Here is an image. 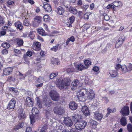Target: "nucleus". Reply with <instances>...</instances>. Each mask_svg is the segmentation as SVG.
I'll return each mask as SVG.
<instances>
[{"label":"nucleus","mask_w":132,"mask_h":132,"mask_svg":"<svg viewBox=\"0 0 132 132\" xmlns=\"http://www.w3.org/2000/svg\"><path fill=\"white\" fill-rule=\"evenodd\" d=\"M77 96L79 101L84 102L87 98L90 100H92L95 98V94L94 91L90 89L84 88L77 93Z\"/></svg>","instance_id":"f257e3e1"},{"label":"nucleus","mask_w":132,"mask_h":132,"mask_svg":"<svg viewBox=\"0 0 132 132\" xmlns=\"http://www.w3.org/2000/svg\"><path fill=\"white\" fill-rule=\"evenodd\" d=\"M70 81L69 79L64 78L61 80L59 78L57 79L55 82L57 86L60 89L64 88L65 87L68 86L69 85Z\"/></svg>","instance_id":"f03ea898"},{"label":"nucleus","mask_w":132,"mask_h":132,"mask_svg":"<svg viewBox=\"0 0 132 132\" xmlns=\"http://www.w3.org/2000/svg\"><path fill=\"white\" fill-rule=\"evenodd\" d=\"M115 69L117 70L121 68V71L123 73H125L127 72H130L132 70V64H129L127 66L125 65L121 66L120 64H117L115 67Z\"/></svg>","instance_id":"7ed1b4c3"},{"label":"nucleus","mask_w":132,"mask_h":132,"mask_svg":"<svg viewBox=\"0 0 132 132\" xmlns=\"http://www.w3.org/2000/svg\"><path fill=\"white\" fill-rule=\"evenodd\" d=\"M87 122L84 120L76 122L75 125L76 128L78 130H81L85 128L86 126Z\"/></svg>","instance_id":"20e7f679"},{"label":"nucleus","mask_w":132,"mask_h":132,"mask_svg":"<svg viewBox=\"0 0 132 132\" xmlns=\"http://www.w3.org/2000/svg\"><path fill=\"white\" fill-rule=\"evenodd\" d=\"M50 95L52 99L54 101H57L59 99V95L57 92L55 90H53L50 91Z\"/></svg>","instance_id":"39448f33"},{"label":"nucleus","mask_w":132,"mask_h":132,"mask_svg":"<svg viewBox=\"0 0 132 132\" xmlns=\"http://www.w3.org/2000/svg\"><path fill=\"white\" fill-rule=\"evenodd\" d=\"M53 111L55 113L59 115H62L64 112V110L63 108L56 105L53 109Z\"/></svg>","instance_id":"423d86ee"},{"label":"nucleus","mask_w":132,"mask_h":132,"mask_svg":"<svg viewBox=\"0 0 132 132\" xmlns=\"http://www.w3.org/2000/svg\"><path fill=\"white\" fill-rule=\"evenodd\" d=\"M122 115L125 116L129 115V108L127 106H125L123 107L120 111Z\"/></svg>","instance_id":"0eeeda50"},{"label":"nucleus","mask_w":132,"mask_h":132,"mask_svg":"<svg viewBox=\"0 0 132 132\" xmlns=\"http://www.w3.org/2000/svg\"><path fill=\"white\" fill-rule=\"evenodd\" d=\"M43 19L42 17L39 16H36L34 18L33 24L34 26H38L39 23L41 22Z\"/></svg>","instance_id":"6e6552de"},{"label":"nucleus","mask_w":132,"mask_h":132,"mask_svg":"<svg viewBox=\"0 0 132 132\" xmlns=\"http://www.w3.org/2000/svg\"><path fill=\"white\" fill-rule=\"evenodd\" d=\"M33 104L32 99L29 97H27L24 102V104L27 106L32 107L33 106Z\"/></svg>","instance_id":"1a4fd4ad"},{"label":"nucleus","mask_w":132,"mask_h":132,"mask_svg":"<svg viewBox=\"0 0 132 132\" xmlns=\"http://www.w3.org/2000/svg\"><path fill=\"white\" fill-rule=\"evenodd\" d=\"M63 122L66 126L69 127L72 126L73 124L72 120L69 117L65 118Z\"/></svg>","instance_id":"9d476101"},{"label":"nucleus","mask_w":132,"mask_h":132,"mask_svg":"<svg viewBox=\"0 0 132 132\" xmlns=\"http://www.w3.org/2000/svg\"><path fill=\"white\" fill-rule=\"evenodd\" d=\"M16 103V101L14 98H12L10 101L7 106V109L9 110L14 109Z\"/></svg>","instance_id":"9b49d317"},{"label":"nucleus","mask_w":132,"mask_h":132,"mask_svg":"<svg viewBox=\"0 0 132 132\" xmlns=\"http://www.w3.org/2000/svg\"><path fill=\"white\" fill-rule=\"evenodd\" d=\"M40 46V43L39 42H37L33 43L32 46V48L34 50L38 51L41 49Z\"/></svg>","instance_id":"f8f14e48"},{"label":"nucleus","mask_w":132,"mask_h":132,"mask_svg":"<svg viewBox=\"0 0 132 132\" xmlns=\"http://www.w3.org/2000/svg\"><path fill=\"white\" fill-rule=\"evenodd\" d=\"M75 68L79 71H81L85 69L84 66L80 63L75 62L74 64Z\"/></svg>","instance_id":"ddd939ff"},{"label":"nucleus","mask_w":132,"mask_h":132,"mask_svg":"<svg viewBox=\"0 0 132 132\" xmlns=\"http://www.w3.org/2000/svg\"><path fill=\"white\" fill-rule=\"evenodd\" d=\"M93 116L95 119L99 121H101L103 117L102 114L97 111L94 112Z\"/></svg>","instance_id":"4468645a"},{"label":"nucleus","mask_w":132,"mask_h":132,"mask_svg":"<svg viewBox=\"0 0 132 132\" xmlns=\"http://www.w3.org/2000/svg\"><path fill=\"white\" fill-rule=\"evenodd\" d=\"M81 110L83 113L86 116H87L90 114V112L88 109L87 106H84L82 107Z\"/></svg>","instance_id":"2eb2a0df"},{"label":"nucleus","mask_w":132,"mask_h":132,"mask_svg":"<svg viewBox=\"0 0 132 132\" xmlns=\"http://www.w3.org/2000/svg\"><path fill=\"white\" fill-rule=\"evenodd\" d=\"M123 37H119L118 40L116 42L115 47L116 48H118L122 44L124 40Z\"/></svg>","instance_id":"dca6fc26"},{"label":"nucleus","mask_w":132,"mask_h":132,"mask_svg":"<svg viewBox=\"0 0 132 132\" xmlns=\"http://www.w3.org/2000/svg\"><path fill=\"white\" fill-rule=\"evenodd\" d=\"M65 7L67 10L70 11L72 14H76L77 13V11L76 9L70 6V5L65 6Z\"/></svg>","instance_id":"f3484780"},{"label":"nucleus","mask_w":132,"mask_h":132,"mask_svg":"<svg viewBox=\"0 0 132 132\" xmlns=\"http://www.w3.org/2000/svg\"><path fill=\"white\" fill-rule=\"evenodd\" d=\"M18 115L20 119H24L25 117V114L23 113V110L22 109H19L18 110Z\"/></svg>","instance_id":"a211bd4d"},{"label":"nucleus","mask_w":132,"mask_h":132,"mask_svg":"<svg viewBox=\"0 0 132 132\" xmlns=\"http://www.w3.org/2000/svg\"><path fill=\"white\" fill-rule=\"evenodd\" d=\"M14 26L16 28L19 30L21 31L23 29L22 24L19 21L16 22L14 23Z\"/></svg>","instance_id":"6ab92c4d"},{"label":"nucleus","mask_w":132,"mask_h":132,"mask_svg":"<svg viewBox=\"0 0 132 132\" xmlns=\"http://www.w3.org/2000/svg\"><path fill=\"white\" fill-rule=\"evenodd\" d=\"M79 84V82L78 80H75L72 82L71 85V89L73 90L76 88V87Z\"/></svg>","instance_id":"aec40b11"},{"label":"nucleus","mask_w":132,"mask_h":132,"mask_svg":"<svg viewBox=\"0 0 132 132\" xmlns=\"http://www.w3.org/2000/svg\"><path fill=\"white\" fill-rule=\"evenodd\" d=\"M12 70L13 69L11 67L5 68L4 70L3 74L6 76L8 75L12 71Z\"/></svg>","instance_id":"412c9836"},{"label":"nucleus","mask_w":132,"mask_h":132,"mask_svg":"<svg viewBox=\"0 0 132 132\" xmlns=\"http://www.w3.org/2000/svg\"><path fill=\"white\" fill-rule=\"evenodd\" d=\"M77 106V104L74 102H71L69 104V108L72 110H74L76 109Z\"/></svg>","instance_id":"4be33fe9"},{"label":"nucleus","mask_w":132,"mask_h":132,"mask_svg":"<svg viewBox=\"0 0 132 132\" xmlns=\"http://www.w3.org/2000/svg\"><path fill=\"white\" fill-rule=\"evenodd\" d=\"M109 73L110 76L112 78H115L118 75V73L116 70H109Z\"/></svg>","instance_id":"5701e85b"},{"label":"nucleus","mask_w":132,"mask_h":132,"mask_svg":"<svg viewBox=\"0 0 132 132\" xmlns=\"http://www.w3.org/2000/svg\"><path fill=\"white\" fill-rule=\"evenodd\" d=\"M31 112L32 115H34L35 117H36L38 116L39 113V111L37 108L35 107L33 108Z\"/></svg>","instance_id":"b1692460"},{"label":"nucleus","mask_w":132,"mask_h":132,"mask_svg":"<svg viewBox=\"0 0 132 132\" xmlns=\"http://www.w3.org/2000/svg\"><path fill=\"white\" fill-rule=\"evenodd\" d=\"M75 18L73 16H72L70 17L68 20L69 22H67V24L68 26L70 27L72 26V24L73 23L74 21Z\"/></svg>","instance_id":"393cba45"},{"label":"nucleus","mask_w":132,"mask_h":132,"mask_svg":"<svg viewBox=\"0 0 132 132\" xmlns=\"http://www.w3.org/2000/svg\"><path fill=\"white\" fill-rule=\"evenodd\" d=\"M66 71L68 73L73 72H75L76 70L72 65L67 67L66 68Z\"/></svg>","instance_id":"a878e982"},{"label":"nucleus","mask_w":132,"mask_h":132,"mask_svg":"<svg viewBox=\"0 0 132 132\" xmlns=\"http://www.w3.org/2000/svg\"><path fill=\"white\" fill-rule=\"evenodd\" d=\"M44 7L45 10L48 12H50L52 10L51 5L47 3L44 4Z\"/></svg>","instance_id":"bb28decb"},{"label":"nucleus","mask_w":132,"mask_h":132,"mask_svg":"<svg viewBox=\"0 0 132 132\" xmlns=\"http://www.w3.org/2000/svg\"><path fill=\"white\" fill-rule=\"evenodd\" d=\"M112 4L117 7H121L123 5L122 3L119 1L113 2L112 3Z\"/></svg>","instance_id":"cd10ccee"},{"label":"nucleus","mask_w":132,"mask_h":132,"mask_svg":"<svg viewBox=\"0 0 132 132\" xmlns=\"http://www.w3.org/2000/svg\"><path fill=\"white\" fill-rule=\"evenodd\" d=\"M63 9L61 6H59L57 9L56 12L57 13L60 15H61L64 12Z\"/></svg>","instance_id":"c85d7f7f"},{"label":"nucleus","mask_w":132,"mask_h":132,"mask_svg":"<svg viewBox=\"0 0 132 132\" xmlns=\"http://www.w3.org/2000/svg\"><path fill=\"white\" fill-rule=\"evenodd\" d=\"M89 122L90 125L94 128H95L98 124L96 121L92 119H90Z\"/></svg>","instance_id":"c756f323"},{"label":"nucleus","mask_w":132,"mask_h":132,"mask_svg":"<svg viewBox=\"0 0 132 132\" xmlns=\"http://www.w3.org/2000/svg\"><path fill=\"white\" fill-rule=\"evenodd\" d=\"M121 124L123 126H125L127 124V120L125 117H123L120 119Z\"/></svg>","instance_id":"7c9ffc66"},{"label":"nucleus","mask_w":132,"mask_h":132,"mask_svg":"<svg viewBox=\"0 0 132 132\" xmlns=\"http://www.w3.org/2000/svg\"><path fill=\"white\" fill-rule=\"evenodd\" d=\"M116 109L115 108H113L112 109H111L109 107L107 109L108 112L106 114V116H108L110 113H114L116 112Z\"/></svg>","instance_id":"2f4dec72"},{"label":"nucleus","mask_w":132,"mask_h":132,"mask_svg":"<svg viewBox=\"0 0 132 132\" xmlns=\"http://www.w3.org/2000/svg\"><path fill=\"white\" fill-rule=\"evenodd\" d=\"M38 32L39 34L42 36H45L46 35L45 31L43 29H38Z\"/></svg>","instance_id":"473e14b6"},{"label":"nucleus","mask_w":132,"mask_h":132,"mask_svg":"<svg viewBox=\"0 0 132 132\" xmlns=\"http://www.w3.org/2000/svg\"><path fill=\"white\" fill-rule=\"evenodd\" d=\"M75 41V38L74 36H72L71 37L69 38H68L67 40L66 44V45H68L70 41H71L72 42H73Z\"/></svg>","instance_id":"72a5a7b5"},{"label":"nucleus","mask_w":132,"mask_h":132,"mask_svg":"<svg viewBox=\"0 0 132 132\" xmlns=\"http://www.w3.org/2000/svg\"><path fill=\"white\" fill-rule=\"evenodd\" d=\"M52 63L54 65H59L60 64L59 61L57 58L54 59L52 60Z\"/></svg>","instance_id":"f704fd0d"},{"label":"nucleus","mask_w":132,"mask_h":132,"mask_svg":"<svg viewBox=\"0 0 132 132\" xmlns=\"http://www.w3.org/2000/svg\"><path fill=\"white\" fill-rule=\"evenodd\" d=\"M16 42L18 45L19 46H22L23 44V40L20 39H17L16 40Z\"/></svg>","instance_id":"c9c22d12"},{"label":"nucleus","mask_w":132,"mask_h":132,"mask_svg":"<svg viewBox=\"0 0 132 132\" xmlns=\"http://www.w3.org/2000/svg\"><path fill=\"white\" fill-rule=\"evenodd\" d=\"M35 32V31H30L28 36V37L32 40L34 39L35 37V35L34 34V32Z\"/></svg>","instance_id":"e433bc0d"},{"label":"nucleus","mask_w":132,"mask_h":132,"mask_svg":"<svg viewBox=\"0 0 132 132\" xmlns=\"http://www.w3.org/2000/svg\"><path fill=\"white\" fill-rule=\"evenodd\" d=\"M5 23L4 18L0 15V27L3 26Z\"/></svg>","instance_id":"4c0bfd02"},{"label":"nucleus","mask_w":132,"mask_h":132,"mask_svg":"<svg viewBox=\"0 0 132 132\" xmlns=\"http://www.w3.org/2000/svg\"><path fill=\"white\" fill-rule=\"evenodd\" d=\"M92 13L89 12H87L85 13L84 15V19L85 20H88L89 19V16Z\"/></svg>","instance_id":"58836bf2"},{"label":"nucleus","mask_w":132,"mask_h":132,"mask_svg":"<svg viewBox=\"0 0 132 132\" xmlns=\"http://www.w3.org/2000/svg\"><path fill=\"white\" fill-rule=\"evenodd\" d=\"M34 115H31L30 117L31 123L33 124L35 121V119L34 116Z\"/></svg>","instance_id":"ea45409f"},{"label":"nucleus","mask_w":132,"mask_h":132,"mask_svg":"<svg viewBox=\"0 0 132 132\" xmlns=\"http://www.w3.org/2000/svg\"><path fill=\"white\" fill-rule=\"evenodd\" d=\"M2 46L4 48H8L10 46V44L7 43H3Z\"/></svg>","instance_id":"a19ab883"},{"label":"nucleus","mask_w":132,"mask_h":132,"mask_svg":"<svg viewBox=\"0 0 132 132\" xmlns=\"http://www.w3.org/2000/svg\"><path fill=\"white\" fill-rule=\"evenodd\" d=\"M58 75V72H56L55 73H51L50 76V79H52L55 77L56 76Z\"/></svg>","instance_id":"79ce46f5"},{"label":"nucleus","mask_w":132,"mask_h":132,"mask_svg":"<svg viewBox=\"0 0 132 132\" xmlns=\"http://www.w3.org/2000/svg\"><path fill=\"white\" fill-rule=\"evenodd\" d=\"M18 75V78L20 79L21 80L24 79L25 78V76H24L23 74L19 72Z\"/></svg>","instance_id":"37998d69"},{"label":"nucleus","mask_w":132,"mask_h":132,"mask_svg":"<svg viewBox=\"0 0 132 132\" xmlns=\"http://www.w3.org/2000/svg\"><path fill=\"white\" fill-rule=\"evenodd\" d=\"M59 45L58 44L53 46V47L51 48L50 50L55 52H56L58 50Z\"/></svg>","instance_id":"c03bdc74"},{"label":"nucleus","mask_w":132,"mask_h":132,"mask_svg":"<svg viewBox=\"0 0 132 132\" xmlns=\"http://www.w3.org/2000/svg\"><path fill=\"white\" fill-rule=\"evenodd\" d=\"M127 129L129 132H132V125L128 124L127 125Z\"/></svg>","instance_id":"a18cd8bd"},{"label":"nucleus","mask_w":132,"mask_h":132,"mask_svg":"<svg viewBox=\"0 0 132 132\" xmlns=\"http://www.w3.org/2000/svg\"><path fill=\"white\" fill-rule=\"evenodd\" d=\"M23 24L26 26H29L30 24L29 22L28 19H26V18L23 21Z\"/></svg>","instance_id":"49530a36"},{"label":"nucleus","mask_w":132,"mask_h":132,"mask_svg":"<svg viewBox=\"0 0 132 132\" xmlns=\"http://www.w3.org/2000/svg\"><path fill=\"white\" fill-rule=\"evenodd\" d=\"M84 82L87 85H90L92 83V81L90 79H89L88 77L87 79H85Z\"/></svg>","instance_id":"de8ad7c7"},{"label":"nucleus","mask_w":132,"mask_h":132,"mask_svg":"<svg viewBox=\"0 0 132 132\" xmlns=\"http://www.w3.org/2000/svg\"><path fill=\"white\" fill-rule=\"evenodd\" d=\"M47 125H45L41 129L40 132H45V130L47 129Z\"/></svg>","instance_id":"09e8293b"},{"label":"nucleus","mask_w":132,"mask_h":132,"mask_svg":"<svg viewBox=\"0 0 132 132\" xmlns=\"http://www.w3.org/2000/svg\"><path fill=\"white\" fill-rule=\"evenodd\" d=\"M47 101H48L47 102H46V101L45 100H44V103H45V105L48 106H50L51 104V101L49 100L48 101L47 100Z\"/></svg>","instance_id":"8fccbe9b"},{"label":"nucleus","mask_w":132,"mask_h":132,"mask_svg":"<svg viewBox=\"0 0 132 132\" xmlns=\"http://www.w3.org/2000/svg\"><path fill=\"white\" fill-rule=\"evenodd\" d=\"M84 63L85 65L87 66H88L91 64L90 61L87 59L85 60L84 61Z\"/></svg>","instance_id":"3c124183"},{"label":"nucleus","mask_w":132,"mask_h":132,"mask_svg":"<svg viewBox=\"0 0 132 132\" xmlns=\"http://www.w3.org/2000/svg\"><path fill=\"white\" fill-rule=\"evenodd\" d=\"M93 70L95 72H97L98 73H99V68L97 66L94 67L93 69Z\"/></svg>","instance_id":"603ef678"},{"label":"nucleus","mask_w":132,"mask_h":132,"mask_svg":"<svg viewBox=\"0 0 132 132\" xmlns=\"http://www.w3.org/2000/svg\"><path fill=\"white\" fill-rule=\"evenodd\" d=\"M9 90L13 92L17 93L18 90L16 89L13 87H10L9 88Z\"/></svg>","instance_id":"864d4df0"},{"label":"nucleus","mask_w":132,"mask_h":132,"mask_svg":"<svg viewBox=\"0 0 132 132\" xmlns=\"http://www.w3.org/2000/svg\"><path fill=\"white\" fill-rule=\"evenodd\" d=\"M46 116V117L48 118L51 115V112L48 110H45Z\"/></svg>","instance_id":"5fc2aeb1"},{"label":"nucleus","mask_w":132,"mask_h":132,"mask_svg":"<svg viewBox=\"0 0 132 132\" xmlns=\"http://www.w3.org/2000/svg\"><path fill=\"white\" fill-rule=\"evenodd\" d=\"M103 16H104V18L105 20L106 21H108L110 19L109 16L106 13H104L103 14Z\"/></svg>","instance_id":"6e6d98bb"},{"label":"nucleus","mask_w":132,"mask_h":132,"mask_svg":"<svg viewBox=\"0 0 132 132\" xmlns=\"http://www.w3.org/2000/svg\"><path fill=\"white\" fill-rule=\"evenodd\" d=\"M44 21L47 22L49 19V16L47 15H45L44 16Z\"/></svg>","instance_id":"4d7b16f0"},{"label":"nucleus","mask_w":132,"mask_h":132,"mask_svg":"<svg viewBox=\"0 0 132 132\" xmlns=\"http://www.w3.org/2000/svg\"><path fill=\"white\" fill-rule=\"evenodd\" d=\"M7 6L8 7H9L10 5H13L14 4V2L13 1H12L11 0L8 1L7 2Z\"/></svg>","instance_id":"13d9d810"},{"label":"nucleus","mask_w":132,"mask_h":132,"mask_svg":"<svg viewBox=\"0 0 132 132\" xmlns=\"http://www.w3.org/2000/svg\"><path fill=\"white\" fill-rule=\"evenodd\" d=\"M102 100L106 103H107L109 102L108 98L106 97H103Z\"/></svg>","instance_id":"bf43d9fd"},{"label":"nucleus","mask_w":132,"mask_h":132,"mask_svg":"<svg viewBox=\"0 0 132 132\" xmlns=\"http://www.w3.org/2000/svg\"><path fill=\"white\" fill-rule=\"evenodd\" d=\"M80 78L81 80H84V81L85 79H88V77L85 76H81L80 77Z\"/></svg>","instance_id":"052dcab7"},{"label":"nucleus","mask_w":132,"mask_h":132,"mask_svg":"<svg viewBox=\"0 0 132 132\" xmlns=\"http://www.w3.org/2000/svg\"><path fill=\"white\" fill-rule=\"evenodd\" d=\"M32 52H33V51H28L26 53L27 55L29 57L31 56L32 55Z\"/></svg>","instance_id":"680f3d73"},{"label":"nucleus","mask_w":132,"mask_h":132,"mask_svg":"<svg viewBox=\"0 0 132 132\" xmlns=\"http://www.w3.org/2000/svg\"><path fill=\"white\" fill-rule=\"evenodd\" d=\"M2 52L3 54L6 55L8 53V51L7 50L4 49L2 50Z\"/></svg>","instance_id":"e2e57ef3"},{"label":"nucleus","mask_w":132,"mask_h":132,"mask_svg":"<svg viewBox=\"0 0 132 132\" xmlns=\"http://www.w3.org/2000/svg\"><path fill=\"white\" fill-rule=\"evenodd\" d=\"M77 116H73L72 119L75 122L78 121V119H77Z\"/></svg>","instance_id":"0e129e2a"},{"label":"nucleus","mask_w":132,"mask_h":132,"mask_svg":"<svg viewBox=\"0 0 132 132\" xmlns=\"http://www.w3.org/2000/svg\"><path fill=\"white\" fill-rule=\"evenodd\" d=\"M31 128L30 127H28L26 129V132H31Z\"/></svg>","instance_id":"69168bd1"},{"label":"nucleus","mask_w":132,"mask_h":132,"mask_svg":"<svg viewBox=\"0 0 132 132\" xmlns=\"http://www.w3.org/2000/svg\"><path fill=\"white\" fill-rule=\"evenodd\" d=\"M20 128V127L18 125L15 126L14 128V129L15 130H17Z\"/></svg>","instance_id":"338daca9"},{"label":"nucleus","mask_w":132,"mask_h":132,"mask_svg":"<svg viewBox=\"0 0 132 132\" xmlns=\"http://www.w3.org/2000/svg\"><path fill=\"white\" fill-rule=\"evenodd\" d=\"M24 124L23 122H22L21 123H19L18 125L19 127H20V128H22L24 126Z\"/></svg>","instance_id":"774afa93"}]
</instances>
